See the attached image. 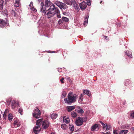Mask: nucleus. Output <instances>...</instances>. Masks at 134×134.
<instances>
[{"instance_id": "nucleus-42", "label": "nucleus", "mask_w": 134, "mask_h": 134, "mask_svg": "<svg viewBox=\"0 0 134 134\" xmlns=\"http://www.w3.org/2000/svg\"><path fill=\"white\" fill-rule=\"evenodd\" d=\"M101 134H110V132H107L106 133H105L104 132H102Z\"/></svg>"}, {"instance_id": "nucleus-2", "label": "nucleus", "mask_w": 134, "mask_h": 134, "mask_svg": "<svg viewBox=\"0 0 134 134\" xmlns=\"http://www.w3.org/2000/svg\"><path fill=\"white\" fill-rule=\"evenodd\" d=\"M68 99H65L64 100L65 103L68 104L72 103L75 102L77 98L78 97L76 95L73 94L71 93H69L68 95Z\"/></svg>"}, {"instance_id": "nucleus-27", "label": "nucleus", "mask_w": 134, "mask_h": 134, "mask_svg": "<svg viewBox=\"0 0 134 134\" xmlns=\"http://www.w3.org/2000/svg\"><path fill=\"white\" fill-rule=\"evenodd\" d=\"M8 119L9 120H12L13 118L12 115V114H10L8 115Z\"/></svg>"}, {"instance_id": "nucleus-16", "label": "nucleus", "mask_w": 134, "mask_h": 134, "mask_svg": "<svg viewBox=\"0 0 134 134\" xmlns=\"http://www.w3.org/2000/svg\"><path fill=\"white\" fill-rule=\"evenodd\" d=\"M67 8V6L65 4L63 3H62V4H61V5L60 7V9H63L64 10L66 9Z\"/></svg>"}, {"instance_id": "nucleus-8", "label": "nucleus", "mask_w": 134, "mask_h": 134, "mask_svg": "<svg viewBox=\"0 0 134 134\" xmlns=\"http://www.w3.org/2000/svg\"><path fill=\"white\" fill-rule=\"evenodd\" d=\"M79 6L81 9L82 10H84L87 6L86 3L84 1L80 4Z\"/></svg>"}, {"instance_id": "nucleus-44", "label": "nucleus", "mask_w": 134, "mask_h": 134, "mask_svg": "<svg viewBox=\"0 0 134 134\" xmlns=\"http://www.w3.org/2000/svg\"><path fill=\"white\" fill-rule=\"evenodd\" d=\"M102 125L103 129H105V128L106 127L104 123H103L102 124Z\"/></svg>"}, {"instance_id": "nucleus-36", "label": "nucleus", "mask_w": 134, "mask_h": 134, "mask_svg": "<svg viewBox=\"0 0 134 134\" xmlns=\"http://www.w3.org/2000/svg\"><path fill=\"white\" fill-rule=\"evenodd\" d=\"M64 80V78L63 77H62V79L60 80V81L62 83H64V82L63 81Z\"/></svg>"}, {"instance_id": "nucleus-55", "label": "nucleus", "mask_w": 134, "mask_h": 134, "mask_svg": "<svg viewBox=\"0 0 134 134\" xmlns=\"http://www.w3.org/2000/svg\"><path fill=\"white\" fill-rule=\"evenodd\" d=\"M132 129L134 131V127L132 128Z\"/></svg>"}, {"instance_id": "nucleus-4", "label": "nucleus", "mask_w": 134, "mask_h": 134, "mask_svg": "<svg viewBox=\"0 0 134 134\" xmlns=\"http://www.w3.org/2000/svg\"><path fill=\"white\" fill-rule=\"evenodd\" d=\"M33 116L37 119L39 118L41 115L40 111L37 107H36L34 110L33 113Z\"/></svg>"}, {"instance_id": "nucleus-34", "label": "nucleus", "mask_w": 134, "mask_h": 134, "mask_svg": "<svg viewBox=\"0 0 134 134\" xmlns=\"http://www.w3.org/2000/svg\"><path fill=\"white\" fill-rule=\"evenodd\" d=\"M86 94H87L88 96H90L91 95L90 92L88 90H86Z\"/></svg>"}, {"instance_id": "nucleus-15", "label": "nucleus", "mask_w": 134, "mask_h": 134, "mask_svg": "<svg viewBox=\"0 0 134 134\" xmlns=\"http://www.w3.org/2000/svg\"><path fill=\"white\" fill-rule=\"evenodd\" d=\"M75 108V106H68L67 107V110L68 112H70L74 109Z\"/></svg>"}, {"instance_id": "nucleus-9", "label": "nucleus", "mask_w": 134, "mask_h": 134, "mask_svg": "<svg viewBox=\"0 0 134 134\" xmlns=\"http://www.w3.org/2000/svg\"><path fill=\"white\" fill-rule=\"evenodd\" d=\"M41 128L40 127V126L37 125L34 127L33 130L34 132L36 134H38L40 131Z\"/></svg>"}, {"instance_id": "nucleus-48", "label": "nucleus", "mask_w": 134, "mask_h": 134, "mask_svg": "<svg viewBox=\"0 0 134 134\" xmlns=\"http://www.w3.org/2000/svg\"><path fill=\"white\" fill-rule=\"evenodd\" d=\"M66 78H67V79L68 80H70V77H66Z\"/></svg>"}, {"instance_id": "nucleus-5", "label": "nucleus", "mask_w": 134, "mask_h": 134, "mask_svg": "<svg viewBox=\"0 0 134 134\" xmlns=\"http://www.w3.org/2000/svg\"><path fill=\"white\" fill-rule=\"evenodd\" d=\"M86 120V119L78 117L76 119L75 122L76 125L77 126L82 125L83 123Z\"/></svg>"}, {"instance_id": "nucleus-47", "label": "nucleus", "mask_w": 134, "mask_h": 134, "mask_svg": "<svg viewBox=\"0 0 134 134\" xmlns=\"http://www.w3.org/2000/svg\"><path fill=\"white\" fill-rule=\"evenodd\" d=\"M75 6L76 7H78V5L77 4L75 3Z\"/></svg>"}, {"instance_id": "nucleus-39", "label": "nucleus", "mask_w": 134, "mask_h": 134, "mask_svg": "<svg viewBox=\"0 0 134 134\" xmlns=\"http://www.w3.org/2000/svg\"><path fill=\"white\" fill-rule=\"evenodd\" d=\"M83 95L82 94H81L80 95V99H81V100H82L83 99Z\"/></svg>"}, {"instance_id": "nucleus-45", "label": "nucleus", "mask_w": 134, "mask_h": 134, "mask_svg": "<svg viewBox=\"0 0 134 134\" xmlns=\"http://www.w3.org/2000/svg\"><path fill=\"white\" fill-rule=\"evenodd\" d=\"M87 5H91V3L90 1H89L88 2H87Z\"/></svg>"}, {"instance_id": "nucleus-11", "label": "nucleus", "mask_w": 134, "mask_h": 134, "mask_svg": "<svg viewBox=\"0 0 134 134\" xmlns=\"http://www.w3.org/2000/svg\"><path fill=\"white\" fill-rule=\"evenodd\" d=\"M64 2L65 3H66L69 5H71L74 3H75V2H74V0H72L71 1H64Z\"/></svg>"}, {"instance_id": "nucleus-28", "label": "nucleus", "mask_w": 134, "mask_h": 134, "mask_svg": "<svg viewBox=\"0 0 134 134\" xmlns=\"http://www.w3.org/2000/svg\"><path fill=\"white\" fill-rule=\"evenodd\" d=\"M61 127L63 129H65L67 128V126L66 124H62L61 125Z\"/></svg>"}, {"instance_id": "nucleus-35", "label": "nucleus", "mask_w": 134, "mask_h": 134, "mask_svg": "<svg viewBox=\"0 0 134 134\" xmlns=\"http://www.w3.org/2000/svg\"><path fill=\"white\" fill-rule=\"evenodd\" d=\"M88 17L87 16H86L85 18V20L84 21V24H85V23H87L88 21Z\"/></svg>"}, {"instance_id": "nucleus-43", "label": "nucleus", "mask_w": 134, "mask_h": 134, "mask_svg": "<svg viewBox=\"0 0 134 134\" xmlns=\"http://www.w3.org/2000/svg\"><path fill=\"white\" fill-rule=\"evenodd\" d=\"M131 116L132 117L134 118V112L133 113H131Z\"/></svg>"}, {"instance_id": "nucleus-6", "label": "nucleus", "mask_w": 134, "mask_h": 134, "mask_svg": "<svg viewBox=\"0 0 134 134\" xmlns=\"http://www.w3.org/2000/svg\"><path fill=\"white\" fill-rule=\"evenodd\" d=\"M8 22V21L6 18H5L4 20L0 19V27L2 28L4 27Z\"/></svg>"}, {"instance_id": "nucleus-20", "label": "nucleus", "mask_w": 134, "mask_h": 134, "mask_svg": "<svg viewBox=\"0 0 134 134\" xmlns=\"http://www.w3.org/2000/svg\"><path fill=\"white\" fill-rule=\"evenodd\" d=\"M51 117L52 119H55L57 117V114L53 113L51 115Z\"/></svg>"}, {"instance_id": "nucleus-23", "label": "nucleus", "mask_w": 134, "mask_h": 134, "mask_svg": "<svg viewBox=\"0 0 134 134\" xmlns=\"http://www.w3.org/2000/svg\"><path fill=\"white\" fill-rule=\"evenodd\" d=\"M128 132L127 130H121L119 133V134H125L126 133Z\"/></svg>"}, {"instance_id": "nucleus-22", "label": "nucleus", "mask_w": 134, "mask_h": 134, "mask_svg": "<svg viewBox=\"0 0 134 134\" xmlns=\"http://www.w3.org/2000/svg\"><path fill=\"white\" fill-rule=\"evenodd\" d=\"M62 2L58 1H56L55 2V4L59 8L61 4H62Z\"/></svg>"}, {"instance_id": "nucleus-54", "label": "nucleus", "mask_w": 134, "mask_h": 134, "mask_svg": "<svg viewBox=\"0 0 134 134\" xmlns=\"http://www.w3.org/2000/svg\"><path fill=\"white\" fill-rule=\"evenodd\" d=\"M5 115V112L4 113V114L3 115V116L4 117V116Z\"/></svg>"}, {"instance_id": "nucleus-10", "label": "nucleus", "mask_w": 134, "mask_h": 134, "mask_svg": "<svg viewBox=\"0 0 134 134\" xmlns=\"http://www.w3.org/2000/svg\"><path fill=\"white\" fill-rule=\"evenodd\" d=\"M98 124H95L92 126L91 128V130L92 131H95L98 130Z\"/></svg>"}, {"instance_id": "nucleus-33", "label": "nucleus", "mask_w": 134, "mask_h": 134, "mask_svg": "<svg viewBox=\"0 0 134 134\" xmlns=\"http://www.w3.org/2000/svg\"><path fill=\"white\" fill-rule=\"evenodd\" d=\"M63 22V21L62 19H62H60L58 21V23L59 25H60L62 24Z\"/></svg>"}, {"instance_id": "nucleus-7", "label": "nucleus", "mask_w": 134, "mask_h": 134, "mask_svg": "<svg viewBox=\"0 0 134 134\" xmlns=\"http://www.w3.org/2000/svg\"><path fill=\"white\" fill-rule=\"evenodd\" d=\"M14 121L12 127L13 128H16L20 126L21 124L19 120L17 119H14Z\"/></svg>"}, {"instance_id": "nucleus-17", "label": "nucleus", "mask_w": 134, "mask_h": 134, "mask_svg": "<svg viewBox=\"0 0 134 134\" xmlns=\"http://www.w3.org/2000/svg\"><path fill=\"white\" fill-rule=\"evenodd\" d=\"M20 0H16L14 6L16 7H19L20 5Z\"/></svg>"}, {"instance_id": "nucleus-32", "label": "nucleus", "mask_w": 134, "mask_h": 134, "mask_svg": "<svg viewBox=\"0 0 134 134\" xmlns=\"http://www.w3.org/2000/svg\"><path fill=\"white\" fill-rule=\"evenodd\" d=\"M107 126L106 130H110V128H111V126L110 125L106 124Z\"/></svg>"}, {"instance_id": "nucleus-29", "label": "nucleus", "mask_w": 134, "mask_h": 134, "mask_svg": "<svg viewBox=\"0 0 134 134\" xmlns=\"http://www.w3.org/2000/svg\"><path fill=\"white\" fill-rule=\"evenodd\" d=\"M62 18L63 21L68 22L69 21V19L66 17H63Z\"/></svg>"}, {"instance_id": "nucleus-38", "label": "nucleus", "mask_w": 134, "mask_h": 134, "mask_svg": "<svg viewBox=\"0 0 134 134\" xmlns=\"http://www.w3.org/2000/svg\"><path fill=\"white\" fill-rule=\"evenodd\" d=\"M78 112L81 113H83V111L82 109H79V110H78Z\"/></svg>"}, {"instance_id": "nucleus-18", "label": "nucleus", "mask_w": 134, "mask_h": 134, "mask_svg": "<svg viewBox=\"0 0 134 134\" xmlns=\"http://www.w3.org/2000/svg\"><path fill=\"white\" fill-rule=\"evenodd\" d=\"M4 1L3 0H1L0 1V10H2L3 7Z\"/></svg>"}, {"instance_id": "nucleus-40", "label": "nucleus", "mask_w": 134, "mask_h": 134, "mask_svg": "<svg viewBox=\"0 0 134 134\" xmlns=\"http://www.w3.org/2000/svg\"><path fill=\"white\" fill-rule=\"evenodd\" d=\"M117 130H114L113 131V134H119L117 132Z\"/></svg>"}, {"instance_id": "nucleus-31", "label": "nucleus", "mask_w": 134, "mask_h": 134, "mask_svg": "<svg viewBox=\"0 0 134 134\" xmlns=\"http://www.w3.org/2000/svg\"><path fill=\"white\" fill-rule=\"evenodd\" d=\"M11 100L10 99H8L6 100L7 103L8 105L10 104Z\"/></svg>"}, {"instance_id": "nucleus-50", "label": "nucleus", "mask_w": 134, "mask_h": 134, "mask_svg": "<svg viewBox=\"0 0 134 134\" xmlns=\"http://www.w3.org/2000/svg\"><path fill=\"white\" fill-rule=\"evenodd\" d=\"M105 37V39H106V40H107V39H108L107 36H106Z\"/></svg>"}, {"instance_id": "nucleus-46", "label": "nucleus", "mask_w": 134, "mask_h": 134, "mask_svg": "<svg viewBox=\"0 0 134 134\" xmlns=\"http://www.w3.org/2000/svg\"><path fill=\"white\" fill-rule=\"evenodd\" d=\"M86 90H83V93H84L85 94H86Z\"/></svg>"}, {"instance_id": "nucleus-57", "label": "nucleus", "mask_w": 134, "mask_h": 134, "mask_svg": "<svg viewBox=\"0 0 134 134\" xmlns=\"http://www.w3.org/2000/svg\"><path fill=\"white\" fill-rule=\"evenodd\" d=\"M1 126H0V129H1Z\"/></svg>"}, {"instance_id": "nucleus-3", "label": "nucleus", "mask_w": 134, "mask_h": 134, "mask_svg": "<svg viewBox=\"0 0 134 134\" xmlns=\"http://www.w3.org/2000/svg\"><path fill=\"white\" fill-rule=\"evenodd\" d=\"M37 125L40 126L42 125L43 129H45L47 128L49 126V122L47 120H44L42 118L37 120L36 122Z\"/></svg>"}, {"instance_id": "nucleus-41", "label": "nucleus", "mask_w": 134, "mask_h": 134, "mask_svg": "<svg viewBox=\"0 0 134 134\" xmlns=\"http://www.w3.org/2000/svg\"><path fill=\"white\" fill-rule=\"evenodd\" d=\"M66 94L65 93V92H63L62 93V95L64 96V97H65L66 96Z\"/></svg>"}, {"instance_id": "nucleus-49", "label": "nucleus", "mask_w": 134, "mask_h": 134, "mask_svg": "<svg viewBox=\"0 0 134 134\" xmlns=\"http://www.w3.org/2000/svg\"><path fill=\"white\" fill-rule=\"evenodd\" d=\"M38 2V3H39L41 2V0H37Z\"/></svg>"}, {"instance_id": "nucleus-14", "label": "nucleus", "mask_w": 134, "mask_h": 134, "mask_svg": "<svg viewBox=\"0 0 134 134\" xmlns=\"http://www.w3.org/2000/svg\"><path fill=\"white\" fill-rule=\"evenodd\" d=\"M45 3V6L44 5L43 7L45 9H46V10H47V9H46V8L47 7H48L51 4V3L49 1H46ZM48 9H47V10Z\"/></svg>"}, {"instance_id": "nucleus-53", "label": "nucleus", "mask_w": 134, "mask_h": 134, "mask_svg": "<svg viewBox=\"0 0 134 134\" xmlns=\"http://www.w3.org/2000/svg\"><path fill=\"white\" fill-rule=\"evenodd\" d=\"M34 11H37L36 9H34Z\"/></svg>"}, {"instance_id": "nucleus-51", "label": "nucleus", "mask_w": 134, "mask_h": 134, "mask_svg": "<svg viewBox=\"0 0 134 134\" xmlns=\"http://www.w3.org/2000/svg\"><path fill=\"white\" fill-rule=\"evenodd\" d=\"M10 0H5V2L6 3H7Z\"/></svg>"}, {"instance_id": "nucleus-1", "label": "nucleus", "mask_w": 134, "mask_h": 134, "mask_svg": "<svg viewBox=\"0 0 134 134\" xmlns=\"http://www.w3.org/2000/svg\"><path fill=\"white\" fill-rule=\"evenodd\" d=\"M41 6L40 11L43 13L44 15H47V18L49 19L53 17L56 13L57 17L59 18H61L60 11L57 7H55L54 4H52L48 10H46L43 7L44 3L42 2L40 4Z\"/></svg>"}, {"instance_id": "nucleus-26", "label": "nucleus", "mask_w": 134, "mask_h": 134, "mask_svg": "<svg viewBox=\"0 0 134 134\" xmlns=\"http://www.w3.org/2000/svg\"><path fill=\"white\" fill-rule=\"evenodd\" d=\"M71 115L72 117L75 118L77 116V114L76 113L73 111L71 113Z\"/></svg>"}, {"instance_id": "nucleus-25", "label": "nucleus", "mask_w": 134, "mask_h": 134, "mask_svg": "<svg viewBox=\"0 0 134 134\" xmlns=\"http://www.w3.org/2000/svg\"><path fill=\"white\" fill-rule=\"evenodd\" d=\"M126 54L129 57H131L132 56V55L131 54V53L129 51H126Z\"/></svg>"}, {"instance_id": "nucleus-24", "label": "nucleus", "mask_w": 134, "mask_h": 134, "mask_svg": "<svg viewBox=\"0 0 134 134\" xmlns=\"http://www.w3.org/2000/svg\"><path fill=\"white\" fill-rule=\"evenodd\" d=\"M23 111V109L21 108L20 107L18 109V112L21 115H22Z\"/></svg>"}, {"instance_id": "nucleus-12", "label": "nucleus", "mask_w": 134, "mask_h": 134, "mask_svg": "<svg viewBox=\"0 0 134 134\" xmlns=\"http://www.w3.org/2000/svg\"><path fill=\"white\" fill-rule=\"evenodd\" d=\"M63 121L66 124H68L70 121L69 118L67 116H65L63 117Z\"/></svg>"}, {"instance_id": "nucleus-52", "label": "nucleus", "mask_w": 134, "mask_h": 134, "mask_svg": "<svg viewBox=\"0 0 134 134\" xmlns=\"http://www.w3.org/2000/svg\"><path fill=\"white\" fill-rule=\"evenodd\" d=\"M99 122L101 123L102 124H103V123L102 121H99Z\"/></svg>"}, {"instance_id": "nucleus-19", "label": "nucleus", "mask_w": 134, "mask_h": 134, "mask_svg": "<svg viewBox=\"0 0 134 134\" xmlns=\"http://www.w3.org/2000/svg\"><path fill=\"white\" fill-rule=\"evenodd\" d=\"M12 14L13 15L14 17L15 18H17V15L16 13V12H15V10L13 9L12 11L11 12Z\"/></svg>"}, {"instance_id": "nucleus-30", "label": "nucleus", "mask_w": 134, "mask_h": 134, "mask_svg": "<svg viewBox=\"0 0 134 134\" xmlns=\"http://www.w3.org/2000/svg\"><path fill=\"white\" fill-rule=\"evenodd\" d=\"M7 11L6 10H5L4 11H3L2 12V14L4 15H6L7 16L8 15V14H7Z\"/></svg>"}, {"instance_id": "nucleus-56", "label": "nucleus", "mask_w": 134, "mask_h": 134, "mask_svg": "<svg viewBox=\"0 0 134 134\" xmlns=\"http://www.w3.org/2000/svg\"><path fill=\"white\" fill-rule=\"evenodd\" d=\"M102 2V1H101L100 2V3H101Z\"/></svg>"}, {"instance_id": "nucleus-37", "label": "nucleus", "mask_w": 134, "mask_h": 134, "mask_svg": "<svg viewBox=\"0 0 134 134\" xmlns=\"http://www.w3.org/2000/svg\"><path fill=\"white\" fill-rule=\"evenodd\" d=\"M29 6L31 7L30 8L31 9L32 8V7H33L32 2H31V3L29 5Z\"/></svg>"}, {"instance_id": "nucleus-13", "label": "nucleus", "mask_w": 134, "mask_h": 134, "mask_svg": "<svg viewBox=\"0 0 134 134\" xmlns=\"http://www.w3.org/2000/svg\"><path fill=\"white\" fill-rule=\"evenodd\" d=\"M17 105V103L16 101L14 100H13L12 102L11 107L13 109L15 108Z\"/></svg>"}, {"instance_id": "nucleus-21", "label": "nucleus", "mask_w": 134, "mask_h": 134, "mask_svg": "<svg viewBox=\"0 0 134 134\" xmlns=\"http://www.w3.org/2000/svg\"><path fill=\"white\" fill-rule=\"evenodd\" d=\"M69 129L71 131H73L74 130V127L73 125H69Z\"/></svg>"}]
</instances>
